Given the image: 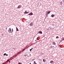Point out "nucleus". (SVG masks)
<instances>
[{"mask_svg": "<svg viewBox=\"0 0 64 64\" xmlns=\"http://www.w3.org/2000/svg\"><path fill=\"white\" fill-rule=\"evenodd\" d=\"M36 40H39L38 39V37L36 38Z\"/></svg>", "mask_w": 64, "mask_h": 64, "instance_id": "nucleus-26", "label": "nucleus"}, {"mask_svg": "<svg viewBox=\"0 0 64 64\" xmlns=\"http://www.w3.org/2000/svg\"><path fill=\"white\" fill-rule=\"evenodd\" d=\"M34 64H37V63H36V62H35V61H34Z\"/></svg>", "mask_w": 64, "mask_h": 64, "instance_id": "nucleus-17", "label": "nucleus"}, {"mask_svg": "<svg viewBox=\"0 0 64 64\" xmlns=\"http://www.w3.org/2000/svg\"><path fill=\"white\" fill-rule=\"evenodd\" d=\"M27 57H29V56H27Z\"/></svg>", "mask_w": 64, "mask_h": 64, "instance_id": "nucleus-43", "label": "nucleus"}, {"mask_svg": "<svg viewBox=\"0 0 64 64\" xmlns=\"http://www.w3.org/2000/svg\"><path fill=\"white\" fill-rule=\"evenodd\" d=\"M10 61H9V63H10Z\"/></svg>", "mask_w": 64, "mask_h": 64, "instance_id": "nucleus-35", "label": "nucleus"}, {"mask_svg": "<svg viewBox=\"0 0 64 64\" xmlns=\"http://www.w3.org/2000/svg\"><path fill=\"white\" fill-rule=\"evenodd\" d=\"M12 32H13V28H12Z\"/></svg>", "mask_w": 64, "mask_h": 64, "instance_id": "nucleus-22", "label": "nucleus"}, {"mask_svg": "<svg viewBox=\"0 0 64 64\" xmlns=\"http://www.w3.org/2000/svg\"><path fill=\"white\" fill-rule=\"evenodd\" d=\"M25 50V49H24L23 50H22L21 51H24V50Z\"/></svg>", "mask_w": 64, "mask_h": 64, "instance_id": "nucleus-23", "label": "nucleus"}, {"mask_svg": "<svg viewBox=\"0 0 64 64\" xmlns=\"http://www.w3.org/2000/svg\"><path fill=\"white\" fill-rule=\"evenodd\" d=\"M8 32H9V33H10V32H11V28H10L8 30Z\"/></svg>", "mask_w": 64, "mask_h": 64, "instance_id": "nucleus-1", "label": "nucleus"}, {"mask_svg": "<svg viewBox=\"0 0 64 64\" xmlns=\"http://www.w3.org/2000/svg\"><path fill=\"white\" fill-rule=\"evenodd\" d=\"M62 41H63V40H60V42H62Z\"/></svg>", "mask_w": 64, "mask_h": 64, "instance_id": "nucleus-33", "label": "nucleus"}, {"mask_svg": "<svg viewBox=\"0 0 64 64\" xmlns=\"http://www.w3.org/2000/svg\"><path fill=\"white\" fill-rule=\"evenodd\" d=\"M33 23L32 22H31L29 24V25L30 26H33Z\"/></svg>", "mask_w": 64, "mask_h": 64, "instance_id": "nucleus-3", "label": "nucleus"}, {"mask_svg": "<svg viewBox=\"0 0 64 64\" xmlns=\"http://www.w3.org/2000/svg\"><path fill=\"white\" fill-rule=\"evenodd\" d=\"M51 16L52 17H54V15L52 14V15Z\"/></svg>", "mask_w": 64, "mask_h": 64, "instance_id": "nucleus-10", "label": "nucleus"}, {"mask_svg": "<svg viewBox=\"0 0 64 64\" xmlns=\"http://www.w3.org/2000/svg\"><path fill=\"white\" fill-rule=\"evenodd\" d=\"M56 38H59V37H58V36H56Z\"/></svg>", "mask_w": 64, "mask_h": 64, "instance_id": "nucleus-20", "label": "nucleus"}, {"mask_svg": "<svg viewBox=\"0 0 64 64\" xmlns=\"http://www.w3.org/2000/svg\"><path fill=\"white\" fill-rule=\"evenodd\" d=\"M33 49V48H31V49H30V51H31L32 50V49Z\"/></svg>", "mask_w": 64, "mask_h": 64, "instance_id": "nucleus-16", "label": "nucleus"}, {"mask_svg": "<svg viewBox=\"0 0 64 64\" xmlns=\"http://www.w3.org/2000/svg\"><path fill=\"white\" fill-rule=\"evenodd\" d=\"M51 29H52V28L51 27H49V29H50V30H51Z\"/></svg>", "mask_w": 64, "mask_h": 64, "instance_id": "nucleus-18", "label": "nucleus"}, {"mask_svg": "<svg viewBox=\"0 0 64 64\" xmlns=\"http://www.w3.org/2000/svg\"><path fill=\"white\" fill-rule=\"evenodd\" d=\"M22 19H25V18H22Z\"/></svg>", "mask_w": 64, "mask_h": 64, "instance_id": "nucleus-45", "label": "nucleus"}, {"mask_svg": "<svg viewBox=\"0 0 64 64\" xmlns=\"http://www.w3.org/2000/svg\"><path fill=\"white\" fill-rule=\"evenodd\" d=\"M21 7V6L20 5H19L18 7V8L19 9V8H20Z\"/></svg>", "mask_w": 64, "mask_h": 64, "instance_id": "nucleus-4", "label": "nucleus"}, {"mask_svg": "<svg viewBox=\"0 0 64 64\" xmlns=\"http://www.w3.org/2000/svg\"><path fill=\"white\" fill-rule=\"evenodd\" d=\"M6 53L4 54V56H5V55L6 56Z\"/></svg>", "mask_w": 64, "mask_h": 64, "instance_id": "nucleus-21", "label": "nucleus"}, {"mask_svg": "<svg viewBox=\"0 0 64 64\" xmlns=\"http://www.w3.org/2000/svg\"><path fill=\"white\" fill-rule=\"evenodd\" d=\"M60 4L61 5H62V4H63V2H60Z\"/></svg>", "mask_w": 64, "mask_h": 64, "instance_id": "nucleus-7", "label": "nucleus"}, {"mask_svg": "<svg viewBox=\"0 0 64 64\" xmlns=\"http://www.w3.org/2000/svg\"><path fill=\"white\" fill-rule=\"evenodd\" d=\"M33 15V13L32 12H31L30 13L28 14V15H30L31 16L32 15Z\"/></svg>", "mask_w": 64, "mask_h": 64, "instance_id": "nucleus-2", "label": "nucleus"}, {"mask_svg": "<svg viewBox=\"0 0 64 64\" xmlns=\"http://www.w3.org/2000/svg\"><path fill=\"white\" fill-rule=\"evenodd\" d=\"M13 49H14V50H15V48H14Z\"/></svg>", "mask_w": 64, "mask_h": 64, "instance_id": "nucleus-37", "label": "nucleus"}, {"mask_svg": "<svg viewBox=\"0 0 64 64\" xmlns=\"http://www.w3.org/2000/svg\"><path fill=\"white\" fill-rule=\"evenodd\" d=\"M6 56H8V54H6Z\"/></svg>", "mask_w": 64, "mask_h": 64, "instance_id": "nucleus-24", "label": "nucleus"}, {"mask_svg": "<svg viewBox=\"0 0 64 64\" xmlns=\"http://www.w3.org/2000/svg\"><path fill=\"white\" fill-rule=\"evenodd\" d=\"M2 36H3V34H2Z\"/></svg>", "mask_w": 64, "mask_h": 64, "instance_id": "nucleus-40", "label": "nucleus"}, {"mask_svg": "<svg viewBox=\"0 0 64 64\" xmlns=\"http://www.w3.org/2000/svg\"><path fill=\"white\" fill-rule=\"evenodd\" d=\"M52 44L53 45H56V43L55 42H52Z\"/></svg>", "mask_w": 64, "mask_h": 64, "instance_id": "nucleus-5", "label": "nucleus"}, {"mask_svg": "<svg viewBox=\"0 0 64 64\" xmlns=\"http://www.w3.org/2000/svg\"><path fill=\"white\" fill-rule=\"evenodd\" d=\"M16 31H19V30H18V28H17V27H16Z\"/></svg>", "mask_w": 64, "mask_h": 64, "instance_id": "nucleus-9", "label": "nucleus"}, {"mask_svg": "<svg viewBox=\"0 0 64 64\" xmlns=\"http://www.w3.org/2000/svg\"><path fill=\"white\" fill-rule=\"evenodd\" d=\"M35 41H37V40H35Z\"/></svg>", "mask_w": 64, "mask_h": 64, "instance_id": "nucleus-38", "label": "nucleus"}, {"mask_svg": "<svg viewBox=\"0 0 64 64\" xmlns=\"http://www.w3.org/2000/svg\"><path fill=\"white\" fill-rule=\"evenodd\" d=\"M58 47H59L60 48H62V47L61 46H60V45H59Z\"/></svg>", "mask_w": 64, "mask_h": 64, "instance_id": "nucleus-19", "label": "nucleus"}, {"mask_svg": "<svg viewBox=\"0 0 64 64\" xmlns=\"http://www.w3.org/2000/svg\"><path fill=\"white\" fill-rule=\"evenodd\" d=\"M25 20L26 21V20H27L26 19H25Z\"/></svg>", "mask_w": 64, "mask_h": 64, "instance_id": "nucleus-39", "label": "nucleus"}, {"mask_svg": "<svg viewBox=\"0 0 64 64\" xmlns=\"http://www.w3.org/2000/svg\"><path fill=\"white\" fill-rule=\"evenodd\" d=\"M30 55H31V54H30Z\"/></svg>", "mask_w": 64, "mask_h": 64, "instance_id": "nucleus-44", "label": "nucleus"}, {"mask_svg": "<svg viewBox=\"0 0 64 64\" xmlns=\"http://www.w3.org/2000/svg\"><path fill=\"white\" fill-rule=\"evenodd\" d=\"M28 12H26V11H25L24 12V14H28Z\"/></svg>", "mask_w": 64, "mask_h": 64, "instance_id": "nucleus-6", "label": "nucleus"}, {"mask_svg": "<svg viewBox=\"0 0 64 64\" xmlns=\"http://www.w3.org/2000/svg\"><path fill=\"white\" fill-rule=\"evenodd\" d=\"M46 15H48V13H46Z\"/></svg>", "mask_w": 64, "mask_h": 64, "instance_id": "nucleus-32", "label": "nucleus"}, {"mask_svg": "<svg viewBox=\"0 0 64 64\" xmlns=\"http://www.w3.org/2000/svg\"><path fill=\"white\" fill-rule=\"evenodd\" d=\"M38 33L39 34H42V31H40L38 32Z\"/></svg>", "mask_w": 64, "mask_h": 64, "instance_id": "nucleus-8", "label": "nucleus"}, {"mask_svg": "<svg viewBox=\"0 0 64 64\" xmlns=\"http://www.w3.org/2000/svg\"><path fill=\"white\" fill-rule=\"evenodd\" d=\"M9 59H8V60H7V62H8V61H9Z\"/></svg>", "mask_w": 64, "mask_h": 64, "instance_id": "nucleus-28", "label": "nucleus"}, {"mask_svg": "<svg viewBox=\"0 0 64 64\" xmlns=\"http://www.w3.org/2000/svg\"><path fill=\"white\" fill-rule=\"evenodd\" d=\"M19 54V52H18V53H17V54H18H18Z\"/></svg>", "mask_w": 64, "mask_h": 64, "instance_id": "nucleus-34", "label": "nucleus"}, {"mask_svg": "<svg viewBox=\"0 0 64 64\" xmlns=\"http://www.w3.org/2000/svg\"><path fill=\"white\" fill-rule=\"evenodd\" d=\"M16 56H17V54H16L15 55V57H16Z\"/></svg>", "mask_w": 64, "mask_h": 64, "instance_id": "nucleus-31", "label": "nucleus"}, {"mask_svg": "<svg viewBox=\"0 0 64 64\" xmlns=\"http://www.w3.org/2000/svg\"><path fill=\"white\" fill-rule=\"evenodd\" d=\"M21 51H20L19 52H18L19 54H20V53H21Z\"/></svg>", "mask_w": 64, "mask_h": 64, "instance_id": "nucleus-30", "label": "nucleus"}, {"mask_svg": "<svg viewBox=\"0 0 64 64\" xmlns=\"http://www.w3.org/2000/svg\"><path fill=\"white\" fill-rule=\"evenodd\" d=\"M53 29H54V28H53V29H52V30Z\"/></svg>", "mask_w": 64, "mask_h": 64, "instance_id": "nucleus-36", "label": "nucleus"}, {"mask_svg": "<svg viewBox=\"0 0 64 64\" xmlns=\"http://www.w3.org/2000/svg\"><path fill=\"white\" fill-rule=\"evenodd\" d=\"M50 12H51L50 11H48V14H50Z\"/></svg>", "mask_w": 64, "mask_h": 64, "instance_id": "nucleus-11", "label": "nucleus"}, {"mask_svg": "<svg viewBox=\"0 0 64 64\" xmlns=\"http://www.w3.org/2000/svg\"><path fill=\"white\" fill-rule=\"evenodd\" d=\"M52 25H53V24H52Z\"/></svg>", "mask_w": 64, "mask_h": 64, "instance_id": "nucleus-41", "label": "nucleus"}, {"mask_svg": "<svg viewBox=\"0 0 64 64\" xmlns=\"http://www.w3.org/2000/svg\"><path fill=\"white\" fill-rule=\"evenodd\" d=\"M29 64H31V63H30Z\"/></svg>", "mask_w": 64, "mask_h": 64, "instance_id": "nucleus-42", "label": "nucleus"}, {"mask_svg": "<svg viewBox=\"0 0 64 64\" xmlns=\"http://www.w3.org/2000/svg\"><path fill=\"white\" fill-rule=\"evenodd\" d=\"M25 54H26L25 55ZM24 56H27V54H26V53L24 54Z\"/></svg>", "mask_w": 64, "mask_h": 64, "instance_id": "nucleus-12", "label": "nucleus"}, {"mask_svg": "<svg viewBox=\"0 0 64 64\" xmlns=\"http://www.w3.org/2000/svg\"><path fill=\"white\" fill-rule=\"evenodd\" d=\"M43 61L44 62H45V61H46V60L44 59H43Z\"/></svg>", "mask_w": 64, "mask_h": 64, "instance_id": "nucleus-13", "label": "nucleus"}, {"mask_svg": "<svg viewBox=\"0 0 64 64\" xmlns=\"http://www.w3.org/2000/svg\"><path fill=\"white\" fill-rule=\"evenodd\" d=\"M62 40L63 41H64V38L63 37H62Z\"/></svg>", "mask_w": 64, "mask_h": 64, "instance_id": "nucleus-15", "label": "nucleus"}, {"mask_svg": "<svg viewBox=\"0 0 64 64\" xmlns=\"http://www.w3.org/2000/svg\"><path fill=\"white\" fill-rule=\"evenodd\" d=\"M5 63H7V62L6 61L5 62Z\"/></svg>", "mask_w": 64, "mask_h": 64, "instance_id": "nucleus-29", "label": "nucleus"}, {"mask_svg": "<svg viewBox=\"0 0 64 64\" xmlns=\"http://www.w3.org/2000/svg\"><path fill=\"white\" fill-rule=\"evenodd\" d=\"M53 61L51 60L50 62V63H53Z\"/></svg>", "mask_w": 64, "mask_h": 64, "instance_id": "nucleus-14", "label": "nucleus"}, {"mask_svg": "<svg viewBox=\"0 0 64 64\" xmlns=\"http://www.w3.org/2000/svg\"><path fill=\"white\" fill-rule=\"evenodd\" d=\"M52 47H53L52 46H51V47H50V48H52Z\"/></svg>", "mask_w": 64, "mask_h": 64, "instance_id": "nucleus-27", "label": "nucleus"}, {"mask_svg": "<svg viewBox=\"0 0 64 64\" xmlns=\"http://www.w3.org/2000/svg\"><path fill=\"white\" fill-rule=\"evenodd\" d=\"M7 28H6V29H7Z\"/></svg>", "mask_w": 64, "mask_h": 64, "instance_id": "nucleus-46", "label": "nucleus"}, {"mask_svg": "<svg viewBox=\"0 0 64 64\" xmlns=\"http://www.w3.org/2000/svg\"><path fill=\"white\" fill-rule=\"evenodd\" d=\"M18 64H22V63H21V62H20L18 63Z\"/></svg>", "mask_w": 64, "mask_h": 64, "instance_id": "nucleus-25", "label": "nucleus"}]
</instances>
